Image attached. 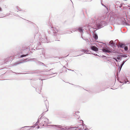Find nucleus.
<instances>
[{"label": "nucleus", "mask_w": 130, "mask_h": 130, "mask_svg": "<svg viewBox=\"0 0 130 130\" xmlns=\"http://www.w3.org/2000/svg\"><path fill=\"white\" fill-rule=\"evenodd\" d=\"M47 25L49 26V28L47 31L48 34L54 36V38H57L55 41H59L58 40L60 38V31L56 28L52 27L50 23L49 22Z\"/></svg>", "instance_id": "obj_2"}, {"label": "nucleus", "mask_w": 130, "mask_h": 130, "mask_svg": "<svg viewBox=\"0 0 130 130\" xmlns=\"http://www.w3.org/2000/svg\"><path fill=\"white\" fill-rule=\"evenodd\" d=\"M22 63L21 62H20V63H15L14 64V66H16L17 65L20 63Z\"/></svg>", "instance_id": "obj_32"}, {"label": "nucleus", "mask_w": 130, "mask_h": 130, "mask_svg": "<svg viewBox=\"0 0 130 130\" xmlns=\"http://www.w3.org/2000/svg\"><path fill=\"white\" fill-rule=\"evenodd\" d=\"M87 33L88 34H89V33L87 31Z\"/></svg>", "instance_id": "obj_57"}, {"label": "nucleus", "mask_w": 130, "mask_h": 130, "mask_svg": "<svg viewBox=\"0 0 130 130\" xmlns=\"http://www.w3.org/2000/svg\"><path fill=\"white\" fill-rule=\"evenodd\" d=\"M12 60L13 59H12V57L11 56L5 59V62L6 63L7 62L10 61H12Z\"/></svg>", "instance_id": "obj_13"}, {"label": "nucleus", "mask_w": 130, "mask_h": 130, "mask_svg": "<svg viewBox=\"0 0 130 130\" xmlns=\"http://www.w3.org/2000/svg\"><path fill=\"white\" fill-rule=\"evenodd\" d=\"M125 45L124 44H123L122 43L120 44H119L117 45V47H120L122 48H123V47H125Z\"/></svg>", "instance_id": "obj_18"}, {"label": "nucleus", "mask_w": 130, "mask_h": 130, "mask_svg": "<svg viewBox=\"0 0 130 130\" xmlns=\"http://www.w3.org/2000/svg\"><path fill=\"white\" fill-rule=\"evenodd\" d=\"M37 129H39V128H40V126H38L37 127Z\"/></svg>", "instance_id": "obj_42"}, {"label": "nucleus", "mask_w": 130, "mask_h": 130, "mask_svg": "<svg viewBox=\"0 0 130 130\" xmlns=\"http://www.w3.org/2000/svg\"><path fill=\"white\" fill-rule=\"evenodd\" d=\"M90 39V40H89L88 39H86L85 41L88 42L89 43H89H90V42H91V43H90V44L91 45H92L93 44V43H92L91 42H92V41H93V39Z\"/></svg>", "instance_id": "obj_15"}, {"label": "nucleus", "mask_w": 130, "mask_h": 130, "mask_svg": "<svg viewBox=\"0 0 130 130\" xmlns=\"http://www.w3.org/2000/svg\"><path fill=\"white\" fill-rule=\"evenodd\" d=\"M44 112H43V113H42L41 115H40V117H41V118H43V117H42L44 115Z\"/></svg>", "instance_id": "obj_27"}, {"label": "nucleus", "mask_w": 130, "mask_h": 130, "mask_svg": "<svg viewBox=\"0 0 130 130\" xmlns=\"http://www.w3.org/2000/svg\"><path fill=\"white\" fill-rule=\"evenodd\" d=\"M18 73V74H22L21 73Z\"/></svg>", "instance_id": "obj_60"}, {"label": "nucleus", "mask_w": 130, "mask_h": 130, "mask_svg": "<svg viewBox=\"0 0 130 130\" xmlns=\"http://www.w3.org/2000/svg\"><path fill=\"white\" fill-rule=\"evenodd\" d=\"M81 38L82 39H83V36H82V34H81Z\"/></svg>", "instance_id": "obj_43"}, {"label": "nucleus", "mask_w": 130, "mask_h": 130, "mask_svg": "<svg viewBox=\"0 0 130 130\" xmlns=\"http://www.w3.org/2000/svg\"><path fill=\"white\" fill-rule=\"evenodd\" d=\"M96 26L98 27L99 29L100 28L106 25L107 23L105 21H99V20H97L95 21Z\"/></svg>", "instance_id": "obj_6"}, {"label": "nucleus", "mask_w": 130, "mask_h": 130, "mask_svg": "<svg viewBox=\"0 0 130 130\" xmlns=\"http://www.w3.org/2000/svg\"><path fill=\"white\" fill-rule=\"evenodd\" d=\"M27 59H26V60L25 59L24 60V62H26L27 61H26V60H27Z\"/></svg>", "instance_id": "obj_48"}, {"label": "nucleus", "mask_w": 130, "mask_h": 130, "mask_svg": "<svg viewBox=\"0 0 130 130\" xmlns=\"http://www.w3.org/2000/svg\"><path fill=\"white\" fill-rule=\"evenodd\" d=\"M45 106H46V107L47 106H46V104H45Z\"/></svg>", "instance_id": "obj_62"}, {"label": "nucleus", "mask_w": 130, "mask_h": 130, "mask_svg": "<svg viewBox=\"0 0 130 130\" xmlns=\"http://www.w3.org/2000/svg\"><path fill=\"white\" fill-rule=\"evenodd\" d=\"M29 51V49L27 47H25L21 49L20 53L22 54L20 56V57L22 58L23 57H26L29 55L28 53Z\"/></svg>", "instance_id": "obj_5"}, {"label": "nucleus", "mask_w": 130, "mask_h": 130, "mask_svg": "<svg viewBox=\"0 0 130 130\" xmlns=\"http://www.w3.org/2000/svg\"><path fill=\"white\" fill-rule=\"evenodd\" d=\"M83 32L82 33V36L83 35Z\"/></svg>", "instance_id": "obj_56"}, {"label": "nucleus", "mask_w": 130, "mask_h": 130, "mask_svg": "<svg viewBox=\"0 0 130 130\" xmlns=\"http://www.w3.org/2000/svg\"><path fill=\"white\" fill-rule=\"evenodd\" d=\"M101 4L102 6L106 8V10H107V12H108V7L107 6V5H104L102 3V2H101Z\"/></svg>", "instance_id": "obj_20"}, {"label": "nucleus", "mask_w": 130, "mask_h": 130, "mask_svg": "<svg viewBox=\"0 0 130 130\" xmlns=\"http://www.w3.org/2000/svg\"><path fill=\"white\" fill-rule=\"evenodd\" d=\"M92 31L93 32V38L95 40H97V39H98V35L96 33H95H95H94L93 32V31Z\"/></svg>", "instance_id": "obj_14"}, {"label": "nucleus", "mask_w": 130, "mask_h": 130, "mask_svg": "<svg viewBox=\"0 0 130 130\" xmlns=\"http://www.w3.org/2000/svg\"><path fill=\"white\" fill-rule=\"evenodd\" d=\"M79 111H77V112H75V114L76 115H77V114L78 113H79Z\"/></svg>", "instance_id": "obj_35"}, {"label": "nucleus", "mask_w": 130, "mask_h": 130, "mask_svg": "<svg viewBox=\"0 0 130 130\" xmlns=\"http://www.w3.org/2000/svg\"><path fill=\"white\" fill-rule=\"evenodd\" d=\"M128 59H127L126 60H123V61L120 62V63H118V65L117 64H116V66H117L118 67V72L117 73V74H118V73H119L120 71L121 70L122 67L124 65V63Z\"/></svg>", "instance_id": "obj_8"}, {"label": "nucleus", "mask_w": 130, "mask_h": 130, "mask_svg": "<svg viewBox=\"0 0 130 130\" xmlns=\"http://www.w3.org/2000/svg\"><path fill=\"white\" fill-rule=\"evenodd\" d=\"M41 45V44L39 42L37 44V46L36 47L35 46L34 47V48H35L36 49V50H39V49H42L40 48V47H39L38 46H40Z\"/></svg>", "instance_id": "obj_16"}, {"label": "nucleus", "mask_w": 130, "mask_h": 130, "mask_svg": "<svg viewBox=\"0 0 130 130\" xmlns=\"http://www.w3.org/2000/svg\"><path fill=\"white\" fill-rule=\"evenodd\" d=\"M45 98V100L44 101L45 102V103H48V101H47V99L46 97H44Z\"/></svg>", "instance_id": "obj_29"}, {"label": "nucleus", "mask_w": 130, "mask_h": 130, "mask_svg": "<svg viewBox=\"0 0 130 130\" xmlns=\"http://www.w3.org/2000/svg\"><path fill=\"white\" fill-rule=\"evenodd\" d=\"M40 117V116H39V119H40V121L41 122L40 124H42V126H44V124H50L49 122V120L47 118L44 117L41 118Z\"/></svg>", "instance_id": "obj_7"}, {"label": "nucleus", "mask_w": 130, "mask_h": 130, "mask_svg": "<svg viewBox=\"0 0 130 130\" xmlns=\"http://www.w3.org/2000/svg\"><path fill=\"white\" fill-rule=\"evenodd\" d=\"M123 48H124V50L125 51H127V50H128V47L127 46H126L125 45V47H124Z\"/></svg>", "instance_id": "obj_25"}, {"label": "nucleus", "mask_w": 130, "mask_h": 130, "mask_svg": "<svg viewBox=\"0 0 130 130\" xmlns=\"http://www.w3.org/2000/svg\"><path fill=\"white\" fill-rule=\"evenodd\" d=\"M123 5V4H120V5H119V8H121V7H122V6Z\"/></svg>", "instance_id": "obj_34"}, {"label": "nucleus", "mask_w": 130, "mask_h": 130, "mask_svg": "<svg viewBox=\"0 0 130 130\" xmlns=\"http://www.w3.org/2000/svg\"><path fill=\"white\" fill-rule=\"evenodd\" d=\"M118 41V40H116L114 41V47H116V46H117L119 44V43H117V42Z\"/></svg>", "instance_id": "obj_19"}, {"label": "nucleus", "mask_w": 130, "mask_h": 130, "mask_svg": "<svg viewBox=\"0 0 130 130\" xmlns=\"http://www.w3.org/2000/svg\"><path fill=\"white\" fill-rule=\"evenodd\" d=\"M88 128H85L84 129L85 130H88Z\"/></svg>", "instance_id": "obj_46"}, {"label": "nucleus", "mask_w": 130, "mask_h": 130, "mask_svg": "<svg viewBox=\"0 0 130 130\" xmlns=\"http://www.w3.org/2000/svg\"><path fill=\"white\" fill-rule=\"evenodd\" d=\"M41 42L42 43H45V42H47L48 43L49 41H48L47 39V37H44V38H43L41 39Z\"/></svg>", "instance_id": "obj_12"}, {"label": "nucleus", "mask_w": 130, "mask_h": 130, "mask_svg": "<svg viewBox=\"0 0 130 130\" xmlns=\"http://www.w3.org/2000/svg\"><path fill=\"white\" fill-rule=\"evenodd\" d=\"M67 69L68 70H70V71H74V70H71V69Z\"/></svg>", "instance_id": "obj_41"}, {"label": "nucleus", "mask_w": 130, "mask_h": 130, "mask_svg": "<svg viewBox=\"0 0 130 130\" xmlns=\"http://www.w3.org/2000/svg\"><path fill=\"white\" fill-rule=\"evenodd\" d=\"M111 63L112 65H113V64H114V63L113 62H112V63L111 62Z\"/></svg>", "instance_id": "obj_44"}, {"label": "nucleus", "mask_w": 130, "mask_h": 130, "mask_svg": "<svg viewBox=\"0 0 130 130\" xmlns=\"http://www.w3.org/2000/svg\"><path fill=\"white\" fill-rule=\"evenodd\" d=\"M63 67H64V68H66V67L65 66H63Z\"/></svg>", "instance_id": "obj_55"}, {"label": "nucleus", "mask_w": 130, "mask_h": 130, "mask_svg": "<svg viewBox=\"0 0 130 130\" xmlns=\"http://www.w3.org/2000/svg\"><path fill=\"white\" fill-rule=\"evenodd\" d=\"M108 12H106L105 13L103 14H100L99 15L100 21L102 20H104L106 18L109 17V22L112 25H114V13L113 12H111V13L109 15L107 14Z\"/></svg>", "instance_id": "obj_3"}, {"label": "nucleus", "mask_w": 130, "mask_h": 130, "mask_svg": "<svg viewBox=\"0 0 130 130\" xmlns=\"http://www.w3.org/2000/svg\"><path fill=\"white\" fill-rule=\"evenodd\" d=\"M72 85H75H75H74V84H71ZM75 86H76V87H77V88H81V87L79 86H78V85H75Z\"/></svg>", "instance_id": "obj_30"}, {"label": "nucleus", "mask_w": 130, "mask_h": 130, "mask_svg": "<svg viewBox=\"0 0 130 130\" xmlns=\"http://www.w3.org/2000/svg\"><path fill=\"white\" fill-rule=\"evenodd\" d=\"M72 31H70V32H69V33H72Z\"/></svg>", "instance_id": "obj_47"}, {"label": "nucleus", "mask_w": 130, "mask_h": 130, "mask_svg": "<svg viewBox=\"0 0 130 130\" xmlns=\"http://www.w3.org/2000/svg\"><path fill=\"white\" fill-rule=\"evenodd\" d=\"M83 40H86V39H84V38H83Z\"/></svg>", "instance_id": "obj_54"}, {"label": "nucleus", "mask_w": 130, "mask_h": 130, "mask_svg": "<svg viewBox=\"0 0 130 130\" xmlns=\"http://www.w3.org/2000/svg\"><path fill=\"white\" fill-rule=\"evenodd\" d=\"M110 89H114L113 88V87L111 88H110Z\"/></svg>", "instance_id": "obj_52"}, {"label": "nucleus", "mask_w": 130, "mask_h": 130, "mask_svg": "<svg viewBox=\"0 0 130 130\" xmlns=\"http://www.w3.org/2000/svg\"><path fill=\"white\" fill-rule=\"evenodd\" d=\"M40 121V119H39V118L38 119L37 122L35 123V124H34V126H25L24 127H22L21 128H29V127H32L33 128H34L35 127V126H37L38 125V123H39V122Z\"/></svg>", "instance_id": "obj_10"}, {"label": "nucleus", "mask_w": 130, "mask_h": 130, "mask_svg": "<svg viewBox=\"0 0 130 130\" xmlns=\"http://www.w3.org/2000/svg\"><path fill=\"white\" fill-rule=\"evenodd\" d=\"M83 50L84 51H85V53L87 54H89V53H88L89 51L88 50H87L85 49H83Z\"/></svg>", "instance_id": "obj_22"}, {"label": "nucleus", "mask_w": 130, "mask_h": 130, "mask_svg": "<svg viewBox=\"0 0 130 130\" xmlns=\"http://www.w3.org/2000/svg\"><path fill=\"white\" fill-rule=\"evenodd\" d=\"M105 57H106V56H104Z\"/></svg>", "instance_id": "obj_64"}, {"label": "nucleus", "mask_w": 130, "mask_h": 130, "mask_svg": "<svg viewBox=\"0 0 130 130\" xmlns=\"http://www.w3.org/2000/svg\"><path fill=\"white\" fill-rule=\"evenodd\" d=\"M77 31H78L82 33V32L83 31V29L82 28L80 27H79L78 28H77Z\"/></svg>", "instance_id": "obj_17"}, {"label": "nucleus", "mask_w": 130, "mask_h": 130, "mask_svg": "<svg viewBox=\"0 0 130 130\" xmlns=\"http://www.w3.org/2000/svg\"><path fill=\"white\" fill-rule=\"evenodd\" d=\"M107 45L109 46L108 47L107 46L106 44H103L101 43L98 44L96 46L99 48L100 47H102V51L105 53H114V51L113 50V49L114 48V42L113 40H111L107 43Z\"/></svg>", "instance_id": "obj_1"}, {"label": "nucleus", "mask_w": 130, "mask_h": 130, "mask_svg": "<svg viewBox=\"0 0 130 130\" xmlns=\"http://www.w3.org/2000/svg\"><path fill=\"white\" fill-rule=\"evenodd\" d=\"M47 110L46 111H45V112L47 111H48V109L47 108Z\"/></svg>", "instance_id": "obj_53"}, {"label": "nucleus", "mask_w": 130, "mask_h": 130, "mask_svg": "<svg viewBox=\"0 0 130 130\" xmlns=\"http://www.w3.org/2000/svg\"><path fill=\"white\" fill-rule=\"evenodd\" d=\"M94 56H98V55H97V54H95V53H94V54H93Z\"/></svg>", "instance_id": "obj_38"}, {"label": "nucleus", "mask_w": 130, "mask_h": 130, "mask_svg": "<svg viewBox=\"0 0 130 130\" xmlns=\"http://www.w3.org/2000/svg\"><path fill=\"white\" fill-rule=\"evenodd\" d=\"M28 73H25V74H27Z\"/></svg>", "instance_id": "obj_63"}, {"label": "nucleus", "mask_w": 130, "mask_h": 130, "mask_svg": "<svg viewBox=\"0 0 130 130\" xmlns=\"http://www.w3.org/2000/svg\"><path fill=\"white\" fill-rule=\"evenodd\" d=\"M110 28H111V29L112 28V27H111V26H110Z\"/></svg>", "instance_id": "obj_58"}, {"label": "nucleus", "mask_w": 130, "mask_h": 130, "mask_svg": "<svg viewBox=\"0 0 130 130\" xmlns=\"http://www.w3.org/2000/svg\"><path fill=\"white\" fill-rule=\"evenodd\" d=\"M127 77H128V78H129V76H127Z\"/></svg>", "instance_id": "obj_59"}, {"label": "nucleus", "mask_w": 130, "mask_h": 130, "mask_svg": "<svg viewBox=\"0 0 130 130\" xmlns=\"http://www.w3.org/2000/svg\"><path fill=\"white\" fill-rule=\"evenodd\" d=\"M81 51L84 52V53H85V51H84L83 50V49H82V50H81Z\"/></svg>", "instance_id": "obj_40"}, {"label": "nucleus", "mask_w": 130, "mask_h": 130, "mask_svg": "<svg viewBox=\"0 0 130 130\" xmlns=\"http://www.w3.org/2000/svg\"><path fill=\"white\" fill-rule=\"evenodd\" d=\"M2 8L0 7V12H2Z\"/></svg>", "instance_id": "obj_37"}, {"label": "nucleus", "mask_w": 130, "mask_h": 130, "mask_svg": "<svg viewBox=\"0 0 130 130\" xmlns=\"http://www.w3.org/2000/svg\"><path fill=\"white\" fill-rule=\"evenodd\" d=\"M89 27H90V26L89 27H88V30L89 31H90V32H91V30H90V29L91 28H89ZM93 28H91V29H92Z\"/></svg>", "instance_id": "obj_36"}, {"label": "nucleus", "mask_w": 130, "mask_h": 130, "mask_svg": "<svg viewBox=\"0 0 130 130\" xmlns=\"http://www.w3.org/2000/svg\"><path fill=\"white\" fill-rule=\"evenodd\" d=\"M80 125H79L77 127H76V130H79V129H80L81 128V126H80Z\"/></svg>", "instance_id": "obj_21"}, {"label": "nucleus", "mask_w": 130, "mask_h": 130, "mask_svg": "<svg viewBox=\"0 0 130 130\" xmlns=\"http://www.w3.org/2000/svg\"><path fill=\"white\" fill-rule=\"evenodd\" d=\"M0 16H1V17H0V18H1L4 17L6 16H4V15L3 14V13H1L0 15Z\"/></svg>", "instance_id": "obj_24"}, {"label": "nucleus", "mask_w": 130, "mask_h": 130, "mask_svg": "<svg viewBox=\"0 0 130 130\" xmlns=\"http://www.w3.org/2000/svg\"><path fill=\"white\" fill-rule=\"evenodd\" d=\"M73 32H75V31H77V28H76V29H73L72 30Z\"/></svg>", "instance_id": "obj_31"}, {"label": "nucleus", "mask_w": 130, "mask_h": 130, "mask_svg": "<svg viewBox=\"0 0 130 130\" xmlns=\"http://www.w3.org/2000/svg\"><path fill=\"white\" fill-rule=\"evenodd\" d=\"M129 26H130V19L129 20Z\"/></svg>", "instance_id": "obj_45"}, {"label": "nucleus", "mask_w": 130, "mask_h": 130, "mask_svg": "<svg viewBox=\"0 0 130 130\" xmlns=\"http://www.w3.org/2000/svg\"><path fill=\"white\" fill-rule=\"evenodd\" d=\"M34 73V72H31L30 73L31 74H33Z\"/></svg>", "instance_id": "obj_50"}, {"label": "nucleus", "mask_w": 130, "mask_h": 130, "mask_svg": "<svg viewBox=\"0 0 130 130\" xmlns=\"http://www.w3.org/2000/svg\"><path fill=\"white\" fill-rule=\"evenodd\" d=\"M122 23L124 25L129 26V21L127 19H125V18L122 17L121 18Z\"/></svg>", "instance_id": "obj_9"}, {"label": "nucleus", "mask_w": 130, "mask_h": 130, "mask_svg": "<svg viewBox=\"0 0 130 130\" xmlns=\"http://www.w3.org/2000/svg\"><path fill=\"white\" fill-rule=\"evenodd\" d=\"M90 48L91 50L95 52H97L98 51V49L97 47L92 45L90 46Z\"/></svg>", "instance_id": "obj_11"}, {"label": "nucleus", "mask_w": 130, "mask_h": 130, "mask_svg": "<svg viewBox=\"0 0 130 130\" xmlns=\"http://www.w3.org/2000/svg\"><path fill=\"white\" fill-rule=\"evenodd\" d=\"M80 126H81V128L80 129H79V130H83L84 128V126L83 125H80Z\"/></svg>", "instance_id": "obj_23"}, {"label": "nucleus", "mask_w": 130, "mask_h": 130, "mask_svg": "<svg viewBox=\"0 0 130 130\" xmlns=\"http://www.w3.org/2000/svg\"><path fill=\"white\" fill-rule=\"evenodd\" d=\"M55 58H58V59H59V58L58 57H55Z\"/></svg>", "instance_id": "obj_51"}, {"label": "nucleus", "mask_w": 130, "mask_h": 130, "mask_svg": "<svg viewBox=\"0 0 130 130\" xmlns=\"http://www.w3.org/2000/svg\"><path fill=\"white\" fill-rule=\"evenodd\" d=\"M123 5V4H120V5H119V8H121V7H122V6Z\"/></svg>", "instance_id": "obj_33"}, {"label": "nucleus", "mask_w": 130, "mask_h": 130, "mask_svg": "<svg viewBox=\"0 0 130 130\" xmlns=\"http://www.w3.org/2000/svg\"><path fill=\"white\" fill-rule=\"evenodd\" d=\"M30 128L29 129H26V130H30Z\"/></svg>", "instance_id": "obj_49"}, {"label": "nucleus", "mask_w": 130, "mask_h": 130, "mask_svg": "<svg viewBox=\"0 0 130 130\" xmlns=\"http://www.w3.org/2000/svg\"><path fill=\"white\" fill-rule=\"evenodd\" d=\"M80 55H77V56H80Z\"/></svg>", "instance_id": "obj_61"}, {"label": "nucleus", "mask_w": 130, "mask_h": 130, "mask_svg": "<svg viewBox=\"0 0 130 130\" xmlns=\"http://www.w3.org/2000/svg\"><path fill=\"white\" fill-rule=\"evenodd\" d=\"M36 91L39 93H40V92H41V90H39L38 89H36Z\"/></svg>", "instance_id": "obj_26"}, {"label": "nucleus", "mask_w": 130, "mask_h": 130, "mask_svg": "<svg viewBox=\"0 0 130 130\" xmlns=\"http://www.w3.org/2000/svg\"><path fill=\"white\" fill-rule=\"evenodd\" d=\"M122 54L114 50V60L117 62H120L121 60L122 57L126 58L127 57L126 54Z\"/></svg>", "instance_id": "obj_4"}, {"label": "nucleus", "mask_w": 130, "mask_h": 130, "mask_svg": "<svg viewBox=\"0 0 130 130\" xmlns=\"http://www.w3.org/2000/svg\"><path fill=\"white\" fill-rule=\"evenodd\" d=\"M128 79L127 78V79L126 78V80H127V81H126L125 80H124V83H125V84H126L127 83V82H129V81H128Z\"/></svg>", "instance_id": "obj_28"}, {"label": "nucleus", "mask_w": 130, "mask_h": 130, "mask_svg": "<svg viewBox=\"0 0 130 130\" xmlns=\"http://www.w3.org/2000/svg\"><path fill=\"white\" fill-rule=\"evenodd\" d=\"M118 7H119V6L118 5H116L115 6V8H118Z\"/></svg>", "instance_id": "obj_39"}]
</instances>
